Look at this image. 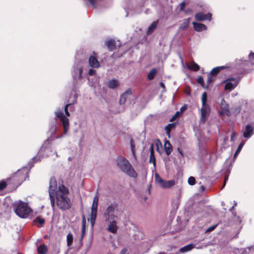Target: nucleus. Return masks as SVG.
<instances>
[{"label": "nucleus", "instance_id": "obj_4", "mask_svg": "<svg viewBox=\"0 0 254 254\" xmlns=\"http://www.w3.org/2000/svg\"><path fill=\"white\" fill-rule=\"evenodd\" d=\"M117 163L119 168L128 176L136 178L137 174L129 163L124 157L119 156L117 159Z\"/></svg>", "mask_w": 254, "mask_h": 254}, {"label": "nucleus", "instance_id": "obj_25", "mask_svg": "<svg viewBox=\"0 0 254 254\" xmlns=\"http://www.w3.org/2000/svg\"><path fill=\"white\" fill-rule=\"evenodd\" d=\"M150 153L149 161H150V162H152L153 164V165L155 166L156 164V161H155V158L154 153L153 147L152 145H151L150 147Z\"/></svg>", "mask_w": 254, "mask_h": 254}, {"label": "nucleus", "instance_id": "obj_27", "mask_svg": "<svg viewBox=\"0 0 254 254\" xmlns=\"http://www.w3.org/2000/svg\"><path fill=\"white\" fill-rule=\"evenodd\" d=\"M225 66H217L213 68L210 72V74L213 76L216 75L221 70L226 68Z\"/></svg>", "mask_w": 254, "mask_h": 254}, {"label": "nucleus", "instance_id": "obj_42", "mask_svg": "<svg viewBox=\"0 0 254 254\" xmlns=\"http://www.w3.org/2000/svg\"><path fill=\"white\" fill-rule=\"evenodd\" d=\"M213 75H211L210 74V73H209L208 74V76H207V82L208 84L209 85L210 83H211L213 81Z\"/></svg>", "mask_w": 254, "mask_h": 254}, {"label": "nucleus", "instance_id": "obj_51", "mask_svg": "<svg viewBox=\"0 0 254 254\" xmlns=\"http://www.w3.org/2000/svg\"><path fill=\"white\" fill-rule=\"evenodd\" d=\"M232 214H233V215L234 216H236V218H237V221H238V222H239V223H241V222H242V220H241V218H240V217H239V216H236V212H235V213H234V212H232Z\"/></svg>", "mask_w": 254, "mask_h": 254}, {"label": "nucleus", "instance_id": "obj_29", "mask_svg": "<svg viewBox=\"0 0 254 254\" xmlns=\"http://www.w3.org/2000/svg\"><path fill=\"white\" fill-rule=\"evenodd\" d=\"M220 107L223 110L224 112L226 114H228L229 113V111L228 109V105L226 104L225 101L223 99L221 100V103H220Z\"/></svg>", "mask_w": 254, "mask_h": 254}, {"label": "nucleus", "instance_id": "obj_58", "mask_svg": "<svg viewBox=\"0 0 254 254\" xmlns=\"http://www.w3.org/2000/svg\"><path fill=\"white\" fill-rule=\"evenodd\" d=\"M160 86H161V87H162V88H165V84H164V83H163V82H160Z\"/></svg>", "mask_w": 254, "mask_h": 254}, {"label": "nucleus", "instance_id": "obj_26", "mask_svg": "<svg viewBox=\"0 0 254 254\" xmlns=\"http://www.w3.org/2000/svg\"><path fill=\"white\" fill-rule=\"evenodd\" d=\"M118 85V81L116 79L110 80L108 82V86L111 89L116 88Z\"/></svg>", "mask_w": 254, "mask_h": 254}, {"label": "nucleus", "instance_id": "obj_44", "mask_svg": "<svg viewBox=\"0 0 254 254\" xmlns=\"http://www.w3.org/2000/svg\"><path fill=\"white\" fill-rule=\"evenodd\" d=\"M180 114H181L179 111H177L176 114L172 117V118L170 119V121L172 122L174 121L176 118H177Z\"/></svg>", "mask_w": 254, "mask_h": 254}, {"label": "nucleus", "instance_id": "obj_14", "mask_svg": "<svg viewBox=\"0 0 254 254\" xmlns=\"http://www.w3.org/2000/svg\"><path fill=\"white\" fill-rule=\"evenodd\" d=\"M89 64L90 66L92 68H98L100 65L99 61L94 56H91L89 57Z\"/></svg>", "mask_w": 254, "mask_h": 254}, {"label": "nucleus", "instance_id": "obj_39", "mask_svg": "<svg viewBox=\"0 0 254 254\" xmlns=\"http://www.w3.org/2000/svg\"><path fill=\"white\" fill-rule=\"evenodd\" d=\"M130 145L132 154L134 156H135V145L134 143V141L132 139H131L130 141Z\"/></svg>", "mask_w": 254, "mask_h": 254}, {"label": "nucleus", "instance_id": "obj_54", "mask_svg": "<svg viewBox=\"0 0 254 254\" xmlns=\"http://www.w3.org/2000/svg\"><path fill=\"white\" fill-rule=\"evenodd\" d=\"M56 130V127L55 126H53L51 128L52 133L55 132Z\"/></svg>", "mask_w": 254, "mask_h": 254}, {"label": "nucleus", "instance_id": "obj_47", "mask_svg": "<svg viewBox=\"0 0 254 254\" xmlns=\"http://www.w3.org/2000/svg\"><path fill=\"white\" fill-rule=\"evenodd\" d=\"M96 73V70L93 69H92V68H90L89 69V71H88V74L90 76H93L94 75H95Z\"/></svg>", "mask_w": 254, "mask_h": 254}, {"label": "nucleus", "instance_id": "obj_2", "mask_svg": "<svg viewBox=\"0 0 254 254\" xmlns=\"http://www.w3.org/2000/svg\"><path fill=\"white\" fill-rule=\"evenodd\" d=\"M83 62L82 61H75L71 72L74 88L79 87L83 82Z\"/></svg>", "mask_w": 254, "mask_h": 254}, {"label": "nucleus", "instance_id": "obj_64", "mask_svg": "<svg viewBox=\"0 0 254 254\" xmlns=\"http://www.w3.org/2000/svg\"><path fill=\"white\" fill-rule=\"evenodd\" d=\"M234 205L233 206H234V207H235V206L237 205V202L235 201H234Z\"/></svg>", "mask_w": 254, "mask_h": 254}, {"label": "nucleus", "instance_id": "obj_41", "mask_svg": "<svg viewBox=\"0 0 254 254\" xmlns=\"http://www.w3.org/2000/svg\"><path fill=\"white\" fill-rule=\"evenodd\" d=\"M253 249H254V245L246 248L245 249V250H243V253H244L245 251V253H249L251 251V250Z\"/></svg>", "mask_w": 254, "mask_h": 254}, {"label": "nucleus", "instance_id": "obj_13", "mask_svg": "<svg viewBox=\"0 0 254 254\" xmlns=\"http://www.w3.org/2000/svg\"><path fill=\"white\" fill-rule=\"evenodd\" d=\"M254 130V127L250 125L246 126L245 130L243 132V136L245 138H249L251 137Z\"/></svg>", "mask_w": 254, "mask_h": 254}, {"label": "nucleus", "instance_id": "obj_9", "mask_svg": "<svg viewBox=\"0 0 254 254\" xmlns=\"http://www.w3.org/2000/svg\"><path fill=\"white\" fill-rule=\"evenodd\" d=\"M240 79L238 78H229L223 81L225 83L224 89L225 90L231 91L238 85Z\"/></svg>", "mask_w": 254, "mask_h": 254}, {"label": "nucleus", "instance_id": "obj_21", "mask_svg": "<svg viewBox=\"0 0 254 254\" xmlns=\"http://www.w3.org/2000/svg\"><path fill=\"white\" fill-rule=\"evenodd\" d=\"M164 147L165 149L166 154L169 155L172 151V146L169 141L166 140L164 143Z\"/></svg>", "mask_w": 254, "mask_h": 254}, {"label": "nucleus", "instance_id": "obj_40", "mask_svg": "<svg viewBox=\"0 0 254 254\" xmlns=\"http://www.w3.org/2000/svg\"><path fill=\"white\" fill-rule=\"evenodd\" d=\"M85 227H86V220L85 218V216L83 215L82 216V230L83 231H85Z\"/></svg>", "mask_w": 254, "mask_h": 254}, {"label": "nucleus", "instance_id": "obj_63", "mask_svg": "<svg viewBox=\"0 0 254 254\" xmlns=\"http://www.w3.org/2000/svg\"><path fill=\"white\" fill-rule=\"evenodd\" d=\"M201 190H204V189H205V188H204V186H202L201 187Z\"/></svg>", "mask_w": 254, "mask_h": 254}, {"label": "nucleus", "instance_id": "obj_49", "mask_svg": "<svg viewBox=\"0 0 254 254\" xmlns=\"http://www.w3.org/2000/svg\"><path fill=\"white\" fill-rule=\"evenodd\" d=\"M216 226H217V225H214L213 226H212L211 227H209L206 230V232H211V231H213L216 227Z\"/></svg>", "mask_w": 254, "mask_h": 254}, {"label": "nucleus", "instance_id": "obj_36", "mask_svg": "<svg viewBox=\"0 0 254 254\" xmlns=\"http://www.w3.org/2000/svg\"><path fill=\"white\" fill-rule=\"evenodd\" d=\"M207 95L206 92H204L202 93L201 95V102H202V106H207L206 101H207Z\"/></svg>", "mask_w": 254, "mask_h": 254}, {"label": "nucleus", "instance_id": "obj_15", "mask_svg": "<svg viewBox=\"0 0 254 254\" xmlns=\"http://www.w3.org/2000/svg\"><path fill=\"white\" fill-rule=\"evenodd\" d=\"M30 169V167L29 169L26 167H24L21 170H18L16 175L18 176L22 173V176L21 177V179H22V181H25L26 178L28 177V173Z\"/></svg>", "mask_w": 254, "mask_h": 254}, {"label": "nucleus", "instance_id": "obj_55", "mask_svg": "<svg viewBox=\"0 0 254 254\" xmlns=\"http://www.w3.org/2000/svg\"><path fill=\"white\" fill-rule=\"evenodd\" d=\"M90 3L93 6H95V0H89Z\"/></svg>", "mask_w": 254, "mask_h": 254}, {"label": "nucleus", "instance_id": "obj_5", "mask_svg": "<svg viewBox=\"0 0 254 254\" xmlns=\"http://www.w3.org/2000/svg\"><path fill=\"white\" fill-rule=\"evenodd\" d=\"M14 208L16 215L22 218L28 217L31 211V209L28 204L21 201L14 204Z\"/></svg>", "mask_w": 254, "mask_h": 254}, {"label": "nucleus", "instance_id": "obj_19", "mask_svg": "<svg viewBox=\"0 0 254 254\" xmlns=\"http://www.w3.org/2000/svg\"><path fill=\"white\" fill-rule=\"evenodd\" d=\"M175 184V182L173 180L167 181L164 180L163 183L161 185V187L164 189H168L173 187Z\"/></svg>", "mask_w": 254, "mask_h": 254}, {"label": "nucleus", "instance_id": "obj_10", "mask_svg": "<svg viewBox=\"0 0 254 254\" xmlns=\"http://www.w3.org/2000/svg\"><path fill=\"white\" fill-rule=\"evenodd\" d=\"M201 111V119L200 121L202 123H205L206 121L209 113H210V108L208 105L202 106L200 110Z\"/></svg>", "mask_w": 254, "mask_h": 254}, {"label": "nucleus", "instance_id": "obj_16", "mask_svg": "<svg viewBox=\"0 0 254 254\" xmlns=\"http://www.w3.org/2000/svg\"><path fill=\"white\" fill-rule=\"evenodd\" d=\"M108 221L110 223L107 228L108 230L112 233H116L117 231L116 221L115 220Z\"/></svg>", "mask_w": 254, "mask_h": 254}, {"label": "nucleus", "instance_id": "obj_61", "mask_svg": "<svg viewBox=\"0 0 254 254\" xmlns=\"http://www.w3.org/2000/svg\"><path fill=\"white\" fill-rule=\"evenodd\" d=\"M126 252V250L125 249H124L121 252V254H125Z\"/></svg>", "mask_w": 254, "mask_h": 254}, {"label": "nucleus", "instance_id": "obj_62", "mask_svg": "<svg viewBox=\"0 0 254 254\" xmlns=\"http://www.w3.org/2000/svg\"><path fill=\"white\" fill-rule=\"evenodd\" d=\"M234 208V206H233L231 208H230L229 211H232V210Z\"/></svg>", "mask_w": 254, "mask_h": 254}, {"label": "nucleus", "instance_id": "obj_30", "mask_svg": "<svg viewBox=\"0 0 254 254\" xmlns=\"http://www.w3.org/2000/svg\"><path fill=\"white\" fill-rule=\"evenodd\" d=\"M39 254H46L47 251V248L44 245H41L38 247L37 249Z\"/></svg>", "mask_w": 254, "mask_h": 254}, {"label": "nucleus", "instance_id": "obj_46", "mask_svg": "<svg viewBox=\"0 0 254 254\" xmlns=\"http://www.w3.org/2000/svg\"><path fill=\"white\" fill-rule=\"evenodd\" d=\"M6 186L5 182L2 181L0 182V190H3Z\"/></svg>", "mask_w": 254, "mask_h": 254}, {"label": "nucleus", "instance_id": "obj_18", "mask_svg": "<svg viewBox=\"0 0 254 254\" xmlns=\"http://www.w3.org/2000/svg\"><path fill=\"white\" fill-rule=\"evenodd\" d=\"M159 21L156 20L153 21L149 26L148 28V30L147 32V35L151 34L154 30L156 29L157 25L158 24Z\"/></svg>", "mask_w": 254, "mask_h": 254}, {"label": "nucleus", "instance_id": "obj_6", "mask_svg": "<svg viewBox=\"0 0 254 254\" xmlns=\"http://www.w3.org/2000/svg\"><path fill=\"white\" fill-rule=\"evenodd\" d=\"M118 204L114 202L111 203L106 209L104 213V216L106 221L115 220L117 217L116 211H117Z\"/></svg>", "mask_w": 254, "mask_h": 254}, {"label": "nucleus", "instance_id": "obj_11", "mask_svg": "<svg viewBox=\"0 0 254 254\" xmlns=\"http://www.w3.org/2000/svg\"><path fill=\"white\" fill-rule=\"evenodd\" d=\"M132 97V92L130 89L126 91L124 93L121 95L120 99V104L123 105L124 104L126 101L131 98Z\"/></svg>", "mask_w": 254, "mask_h": 254}, {"label": "nucleus", "instance_id": "obj_43", "mask_svg": "<svg viewBox=\"0 0 254 254\" xmlns=\"http://www.w3.org/2000/svg\"><path fill=\"white\" fill-rule=\"evenodd\" d=\"M197 82L198 84L201 85H203L204 84V80L202 76H200L198 77L197 79Z\"/></svg>", "mask_w": 254, "mask_h": 254}, {"label": "nucleus", "instance_id": "obj_60", "mask_svg": "<svg viewBox=\"0 0 254 254\" xmlns=\"http://www.w3.org/2000/svg\"><path fill=\"white\" fill-rule=\"evenodd\" d=\"M228 179V177H225V180H224V185H223V188L224 187V186L225 185V184H226V181Z\"/></svg>", "mask_w": 254, "mask_h": 254}, {"label": "nucleus", "instance_id": "obj_7", "mask_svg": "<svg viewBox=\"0 0 254 254\" xmlns=\"http://www.w3.org/2000/svg\"><path fill=\"white\" fill-rule=\"evenodd\" d=\"M49 143V140L47 139L45 141L44 144L42 146L40 149L39 150L37 155L34 157L32 160L29 161L28 165L30 166V168H31L34 166V163H36L38 161H40L44 157V153L47 149L46 144Z\"/></svg>", "mask_w": 254, "mask_h": 254}, {"label": "nucleus", "instance_id": "obj_48", "mask_svg": "<svg viewBox=\"0 0 254 254\" xmlns=\"http://www.w3.org/2000/svg\"><path fill=\"white\" fill-rule=\"evenodd\" d=\"M249 59L252 62H254V53L251 52L249 55Z\"/></svg>", "mask_w": 254, "mask_h": 254}, {"label": "nucleus", "instance_id": "obj_28", "mask_svg": "<svg viewBox=\"0 0 254 254\" xmlns=\"http://www.w3.org/2000/svg\"><path fill=\"white\" fill-rule=\"evenodd\" d=\"M194 248L193 244H190L180 249V252L184 253L191 250Z\"/></svg>", "mask_w": 254, "mask_h": 254}, {"label": "nucleus", "instance_id": "obj_32", "mask_svg": "<svg viewBox=\"0 0 254 254\" xmlns=\"http://www.w3.org/2000/svg\"><path fill=\"white\" fill-rule=\"evenodd\" d=\"M78 95L76 93H74L70 97V100L68 101V103L71 105H73L76 103Z\"/></svg>", "mask_w": 254, "mask_h": 254}, {"label": "nucleus", "instance_id": "obj_53", "mask_svg": "<svg viewBox=\"0 0 254 254\" xmlns=\"http://www.w3.org/2000/svg\"><path fill=\"white\" fill-rule=\"evenodd\" d=\"M69 111L71 112L74 110V107L73 105H71L70 107H68Z\"/></svg>", "mask_w": 254, "mask_h": 254}, {"label": "nucleus", "instance_id": "obj_34", "mask_svg": "<svg viewBox=\"0 0 254 254\" xmlns=\"http://www.w3.org/2000/svg\"><path fill=\"white\" fill-rule=\"evenodd\" d=\"M66 241L67 246L69 247L72 245L73 242V236L71 233L67 234L66 236Z\"/></svg>", "mask_w": 254, "mask_h": 254}, {"label": "nucleus", "instance_id": "obj_3", "mask_svg": "<svg viewBox=\"0 0 254 254\" xmlns=\"http://www.w3.org/2000/svg\"><path fill=\"white\" fill-rule=\"evenodd\" d=\"M71 105V104L68 103L64 107V111L66 116L64 115L62 109L57 108L55 111V118L60 119L64 127V135L67 134L69 129V120L67 117L70 116L68 107Z\"/></svg>", "mask_w": 254, "mask_h": 254}, {"label": "nucleus", "instance_id": "obj_31", "mask_svg": "<svg viewBox=\"0 0 254 254\" xmlns=\"http://www.w3.org/2000/svg\"><path fill=\"white\" fill-rule=\"evenodd\" d=\"M157 70L156 68H152L148 73L147 78L149 80H152L154 79L155 75L157 73Z\"/></svg>", "mask_w": 254, "mask_h": 254}, {"label": "nucleus", "instance_id": "obj_56", "mask_svg": "<svg viewBox=\"0 0 254 254\" xmlns=\"http://www.w3.org/2000/svg\"><path fill=\"white\" fill-rule=\"evenodd\" d=\"M85 231H83L81 230V240H82L84 236Z\"/></svg>", "mask_w": 254, "mask_h": 254}, {"label": "nucleus", "instance_id": "obj_45", "mask_svg": "<svg viewBox=\"0 0 254 254\" xmlns=\"http://www.w3.org/2000/svg\"><path fill=\"white\" fill-rule=\"evenodd\" d=\"M186 5V3L184 1L181 2L179 5V10L180 11H184V8Z\"/></svg>", "mask_w": 254, "mask_h": 254}, {"label": "nucleus", "instance_id": "obj_38", "mask_svg": "<svg viewBox=\"0 0 254 254\" xmlns=\"http://www.w3.org/2000/svg\"><path fill=\"white\" fill-rule=\"evenodd\" d=\"M188 184L190 185L193 186L195 184V179L193 177H190L188 180Z\"/></svg>", "mask_w": 254, "mask_h": 254}, {"label": "nucleus", "instance_id": "obj_20", "mask_svg": "<svg viewBox=\"0 0 254 254\" xmlns=\"http://www.w3.org/2000/svg\"><path fill=\"white\" fill-rule=\"evenodd\" d=\"M105 44L110 51L113 50L116 47V41L113 39H110L106 41Z\"/></svg>", "mask_w": 254, "mask_h": 254}, {"label": "nucleus", "instance_id": "obj_57", "mask_svg": "<svg viewBox=\"0 0 254 254\" xmlns=\"http://www.w3.org/2000/svg\"><path fill=\"white\" fill-rule=\"evenodd\" d=\"M64 137V134H60L56 136V139L61 138Z\"/></svg>", "mask_w": 254, "mask_h": 254}, {"label": "nucleus", "instance_id": "obj_33", "mask_svg": "<svg viewBox=\"0 0 254 254\" xmlns=\"http://www.w3.org/2000/svg\"><path fill=\"white\" fill-rule=\"evenodd\" d=\"M175 127V123L170 124L166 126L165 130H166V133L169 136H170V133L171 130L173 128Z\"/></svg>", "mask_w": 254, "mask_h": 254}, {"label": "nucleus", "instance_id": "obj_37", "mask_svg": "<svg viewBox=\"0 0 254 254\" xmlns=\"http://www.w3.org/2000/svg\"><path fill=\"white\" fill-rule=\"evenodd\" d=\"M244 145V143L243 142H241L239 145L238 146V148L236 150V151L235 152L234 155V158H236L237 156V155H238V154L240 153V152L241 151L242 147H243Z\"/></svg>", "mask_w": 254, "mask_h": 254}, {"label": "nucleus", "instance_id": "obj_12", "mask_svg": "<svg viewBox=\"0 0 254 254\" xmlns=\"http://www.w3.org/2000/svg\"><path fill=\"white\" fill-rule=\"evenodd\" d=\"M211 16L212 15L210 13L204 14L201 12L197 13L195 15L196 19L198 21H203L205 20L210 21L211 20Z\"/></svg>", "mask_w": 254, "mask_h": 254}, {"label": "nucleus", "instance_id": "obj_23", "mask_svg": "<svg viewBox=\"0 0 254 254\" xmlns=\"http://www.w3.org/2000/svg\"><path fill=\"white\" fill-rule=\"evenodd\" d=\"M187 67L188 69L193 71H198L199 69V66L194 62L187 65Z\"/></svg>", "mask_w": 254, "mask_h": 254}, {"label": "nucleus", "instance_id": "obj_35", "mask_svg": "<svg viewBox=\"0 0 254 254\" xmlns=\"http://www.w3.org/2000/svg\"><path fill=\"white\" fill-rule=\"evenodd\" d=\"M155 181L161 186V184L163 183L164 180L157 173H156L155 174Z\"/></svg>", "mask_w": 254, "mask_h": 254}, {"label": "nucleus", "instance_id": "obj_22", "mask_svg": "<svg viewBox=\"0 0 254 254\" xmlns=\"http://www.w3.org/2000/svg\"><path fill=\"white\" fill-rule=\"evenodd\" d=\"M190 21V18L185 19L183 23L180 25L179 29L181 30H186L188 27Z\"/></svg>", "mask_w": 254, "mask_h": 254}, {"label": "nucleus", "instance_id": "obj_59", "mask_svg": "<svg viewBox=\"0 0 254 254\" xmlns=\"http://www.w3.org/2000/svg\"><path fill=\"white\" fill-rule=\"evenodd\" d=\"M178 152L179 153H180V154L181 155V156H183V153L182 152V151L180 150V148H178Z\"/></svg>", "mask_w": 254, "mask_h": 254}, {"label": "nucleus", "instance_id": "obj_17", "mask_svg": "<svg viewBox=\"0 0 254 254\" xmlns=\"http://www.w3.org/2000/svg\"><path fill=\"white\" fill-rule=\"evenodd\" d=\"M194 29L197 32H201L203 30H206L207 27L205 25L200 23L193 22L192 23Z\"/></svg>", "mask_w": 254, "mask_h": 254}, {"label": "nucleus", "instance_id": "obj_1", "mask_svg": "<svg viewBox=\"0 0 254 254\" xmlns=\"http://www.w3.org/2000/svg\"><path fill=\"white\" fill-rule=\"evenodd\" d=\"M49 194L51 206L54 209L55 199L58 207L62 210H68L71 206V202L68 197V189L63 185L58 187L56 179L51 178L49 182Z\"/></svg>", "mask_w": 254, "mask_h": 254}, {"label": "nucleus", "instance_id": "obj_52", "mask_svg": "<svg viewBox=\"0 0 254 254\" xmlns=\"http://www.w3.org/2000/svg\"><path fill=\"white\" fill-rule=\"evenodd\" d=\"M235 136H236V133H235V132H233V133L231 134V141H233V140H234V138L235 137Z\"/></svg>", "mask_w": 254, "mask_h": 254}, {"label": "nucleus", "instance_id": "obj_8", "mask_svg": "<svg viewBox=\"0 0 254 254\" xmlns=\"http://www.w3.org/2000/svg\"><path fill=\"white\" fill-rule=\"evenodd\" d=\"M98 203V197L97 195L95 196L93 199V203L91 207L90 213V223L91 226L93 227L95 224L96 216H97V210Z\"/></svg>", "mask_w": 254, "mask_h": 254}, {"label": "nucleus", "instance_id": "obj_50", "mask_svg": "<svg viewBox=\"0 0 254 254\" xmlns=\"http://www.w3.org/2000/svg\"><path fill=\"white\" fill-rule=\"evenodd\" d=\"M187 107V106L186 105L183 106L180 109V113L181 114H182L186 110Z\"/></svg>", "mask_w": 254, "mask_h": 254}, {"label": "nucleus", "instance_id": "obj_24", "mask_svg": "<svg viewBox=\"0 0 254 254\" xmlns=\"http://www.w3.org/2000/svg\"><path fill=\"white\" fill-rule=\"evenodd\" d=\"M34 222L38 227H41L45 223V219L40 217H37L34 219Z\"/></svg>", "mask_w": 254, "mask_h": 254}]
</instances>
